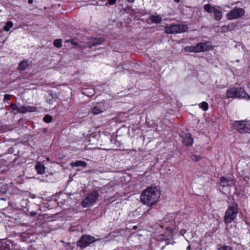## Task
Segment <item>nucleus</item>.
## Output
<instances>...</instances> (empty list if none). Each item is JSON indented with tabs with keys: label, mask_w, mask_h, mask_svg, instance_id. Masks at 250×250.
<instances>
[{
	"label": "nucleus",
	"mask_w": 250,
	"mask_h": 250,
	"mask_svg": "<svg viewBox=\"0 0 250 250\" xmlns=\"http://www.w3.org/2000/svg\"><path fill=\"white\" fill-rule=\"evenodd\" d=\"M160 196V192L156 187H148L141 194L140 200L142 203L148 207L154 205Z\"/></svg>",
	"instance_id": "nucleus-1"
},
{
	"label": "nucleus",
	"mask_w": 250,
	"mask_h": 250,
	"mask_svg": "<svg viewBox=\"0 0 250 250\" xmlns=\"http://www.w3.org/2000/svg\"><path fill=\"white\" fill-rule=\"evenodd\" d=\"M226 96L228 98L243 99L247 101L250 100L249 95L244 88L241 87L229 88L227 90Z\"/></svg>",
	"instance_id": "nucleus-2"
},
{
	"label": "nucleus",
	"mask_w": 250,
	"mask_h": 250,
	"mask_svg": "<svg viewBox=\"0 0 250 250\" xmlns=\"http://www.w3.org/2000/svg\"><path fill=\"white\" fill-rule=\"evenodd\" d=\"M188 26L186 24H170L165 27V32L168 34H175L185 32L188 30Z\"/></svg>",
	"instance_id": "nucleus-3"
},
{
	"label": "nucleus",
	"mask_w": 250,
	"mask_h": 250,
	"mask_svg": "<svg viewBox=\"0 0 250 250\" xmlns=\"http://www.w3.org/2000/svg\"><path fill=\"white\" fill-rule=\"evenodd\" d=\"M235 129L241 133H250V121H236L233 123Z\"/></svg>",
	"instance_id": "nucleus-4"
},
{
	"label": "nucleus",
	"mask_w": 250,
	"mask_h": 250,
	"mask_svg": "<svg viewBox=\"0 0 250 250\" xmlns=\"http://www.w3.org/2000/svg\"><path fill=\"white\" fill-rule=\"evenodd\" d=\"M238 209L235 206H229L226 211L224 216L225 223H231L236 218L238 214Z\"/></svg>",
	"instance_id": "nucleus-5"
},
{
	"label": "nucleus",
	"mask_w": 250,
	"mask_h": 250,
	"mask_svg": "<svg viewBox=\"0 0 250 250\" xmlns=\"http://www.w3.org/2000/svg\"><path fill=\"white\" fill-rule=\"evenodd\" d=\"M99 195L98 192L94 191L88 195L82 202V205L86 208L93 205L97 200Z\"/></svg>",
	"instance_id": "nucleus-6"
},
{
	"label": "nucleus",
	"mask_w": 250,
	"mask_h": 250,
	"mask_svg": "<svg viewBox=\"0 0 250 250\" xmlns=\"http://www.w3.org/2000/svg\"><path fill=\"white\" fill-rule=\"evenodd\" d=\"M97 240L99 239L96 240L94 237L90 235H83L77 242V246L81 248H85Z\"/></svg>",
	"instance_id": "nucleus-7"
},
{
	"label": "nucleus",
	"mask_w": 250,
	"mask_h": 250,
	"mask_svg": "<svg viewBox=\"0 0 250 250\" xmlns=\"http://www.w3.org/2000/svg\"><path fill=\"white\" fill-rule=\"evenodd\" d=\"M245 14V11L240 8H235L229 11L227 14L226 17L229 20L237 19Z\"/></svg>",
	"instance_id": "nucleus-8"
},
{
	"label": "nucleus",
	"mask_w": 250,
	"mask_h": 250,
	"mask_svg": "<svg viewBox=\"0 0 250 250\" xmlns=\"http://www.w3.org/2000/svg\"><path fill=\"white\" fill-rule=\"evenodd\" d=\"M211 45L209 42H200L195 46H192L193 52L198 53L205 51L210 48Z\"/></svg>",
	"instance_id": "nucleus-9"
},
{
	"label": "nucleus",
	"mask_w": 250,
	"mask_h": 250,
	"mask_svg": "<svg viewBox=\"0 0 250 250\" xmlns=\"http://www.w3.org/2000/svg\"><path fill=\"white\" fill-rule=\"evenodd\" d=\"M106 110V107L104 104L99 103L94 106L91 109V113L93 115H96L103 113Z\"/></svg>",
	"instance_id": "nucleus-10"
},
{
	"label": "nucleus",
	"mask_w": 250,
	"mask_h": 250,
	"mask_svg": "<svg viewBox=\"0 0 250 250\" xmlns=\"http://www.w3.org/2000/svg\"><path fill=\"white\" fill-rule=\"evenodd\" d=\"M104 42L102 38H92L87 42V46L91 48L93 46L101 44Z\"/></svg>",
	"instance_id": "nucleus-11"
},
{
	"label": "nucleus",
	"mask_w": 250,
	"mask_h": 250,
	"mask_svg": "<svg viewBox=\"0 0 250 250\" xmlns=\"http://www.w3.org/2000/svg\"><path fill=\"white\" fill-rule=\"evenodd\" d=\"M37 111V107L35 106L20 105V113L24 114L27 112H33Z\"/></svg>",
	"instance_id": "nucleus-12"
},
{
	"label": "nucleus",
	"mask_w": 250,
	"mask_h": 250,
	"mask_svg": "<svg viewBox=\"0 0 250 250\" xmlns=\"http://www.w3.org/2000/svg\"><path fill=\"white\" fill-rule=\"evenodd\" d=\"M35 169L39 174H43L45 172V167L41 162H38L35 166Z\"/></svg>",
	"instance_id": "nucleus-13"
},
{
	"label": "nucleus",
	"mask_w": 250,
	"mask_h": 250,
	"mask_svg": "<svg viewBox=\"0 0 250 250\" xmlns=\"http://www.w3.org/2000/svg\"><path fill=\"white\" fill-rule=\"evenodd\" d=\"M233 184V181L231 180H228L225 177H221L220 179V185L225 187L230 186Z\"/></svg>",
	"instance_id": "nucleus-14"
},
{
	"label": "nucleus",
	"mask_w": 250,
	"mask_h": 250,
	"mask_svg": "<svg viewBox=\"0 0 250 250\" xmlns=\"http://www.w3.org/2000/svg\"><path fill=\"white\" fill-rule=\"evenodd\" d=\"M149 19L152 23L156 24L161 23L162 21V18L158 15H152L150 16Z\"/></svg>",
	"instance_id": "nucleus-15"
},
{
	"label": "nucleus",
	"mask_w": 250,
	"mask_h": 250,
	"mask_svg": "<svg viewBox=\"0 0 250 250\" xmlns=\"http://www.w3.org/2000/svg\"><path fill=\"white\" fill-rule=\"evenodd\" d=\"M28 66L27 61L26 60H23L18 65V69L20 71L25 70Z\"/></svg>",
	"instance_id": "nucleus-16"
},
{
	"label": "nucleus",
	"mask_w": 250,
	"mask_h": 250,
	"mask_svg": "<svg viewBox=\"0 0 250 250\" xmlns=\"http://www.w3.org/2000/svg\"><path fill=\"white\" fill-rule=\"evenodd\" d=\"M213 13H214V18L216 21H219L222 19V14L220 9L216 8Z\"/></svg>",
	"instance_id": "nucleus-17"
},
{
	"label": "nucleus",
	"mask_w": 250,
	"mask_h": 250,
	"mask_svg": "<svg viewBox=\"0 0 250 250\" xmlns=\"http://www.w3.org/2000/svg\"><path fill=\"white\" fill-rule=\"evenodd\" d=\"M204 10L208 12V13H211L214 12L215 9L216 8V6H212L209 4H205L204 6Z\"/></svg>",
	"instance_id": "nucleus-18"
},
{
	"label": "nucleus",
	"mask_w": 250,
	"mask_h": 250,
	"mask_svg": "<svg viewBox=\"0 0 250 250\" xmlns=\"http://www.w3.org/2000/svg\"><path fill=\"white\" fill-rule=\"evenodd\" d=\"M71 166L72 167H79L81 166L83 167H85L87 166V164L85 162L82 161H77L75 162H73L71 163Z\"/></svg>",
	"instance_id": "nucleus-19"
},
{
	"label": "nucleus",
	"mask_w": 250,
	"mask_h": 250,
	"mask_svg": "<svg viewBox=\"0 0 250 250\" xmlns=\"http://www.w3.org/2000/svg\"><path fill=\"white\" fill-rule=\"evenodd\" d=\"M13 26V23L11 21H8L6 25L4 26L3 29L5 31L8 32L10 30V28H11Z\"/></svg>",
	"instance_id": "nucleus-20"
},
{
	"label": "nucleus",
	"mask_w": 250,
	"mask_h": 250,
	"mask_svg": "<svg viewBox=\"0 0 250 250\" xmlns=\"http://www.w3.org/2000/svg\"><path fill=\"white\" fill-rule=\"evenodd\" d=\"M200 108L202 109L204 111H206L208 109V104L206 102H203L199 104Z\"/></svg>",
	"instance_id": "nucleus-21"
},
{
	"label": "nucleus",
	"mask_w": 250,
	"mask_h": 250,
	"mask_svg": "<svg viewBox=\"0 0 250 250\" xmlns=\"http://www.w3.org/2000/svg\"><path fill=\"white\" fill-rule=\"evenodd\" d=\"M190 158L192 161L194 162H198L202 159V157L196 154H191Z\"/></svg>",
	"instance_id": "nucleus-22"
},
{
	"label": "nucleus",
	"mask_w": 250,
	"mask_h": 250,
	"mask_svg": "<svg viewBox=\"0 0 250 250\" xmlns=\"http://www.w3.org/2000/svg\"><path fill=\"white\" fill-rule=\"evenodd\" d=\"M53 44L54 46L57 48L62 47V40L61 39H57L54 41Z\"/></svg>",
	"instance_id": "nucleus-23"
},
{
	"label": "nucleus",
	"mask_w": 250,
	"mask_h": 250,
	"mask_svg": "<svg viewBox=\"0 0 250 250\" xmlns=\"http://www.w3.org/2000/svg\"><path fill=\"white\" fill-rule=\"evenodd\" d=\"M10 106L13 111H17L20 113V105L19 106L18 104H10Z\"/></svg>",
	"instance_id": "nucleus-24"
},
{
	"label": "nucleus",
	"mask_w": 250,
	"mask_h": 250,
	"mask_svg": "<svg viewBox=\"0 0 250 250\" xmlns=\"http://www.w3.org/2000/svg\"><path fill=\"white\" fill-rule=\"evenodd\" d=\"M218 250H232L231 247L228 246L219 245L217 248Z\"/></svg>",
	"instance_id": "nucleus-25"
},
{
	"label": "nucleus",
	"mask_w": 250,
	"mask_h": 250,
	"mask_svg": "<svg viewBox=\"0 0 250 250\" xmlns=\"http://www.w3.org/2000/svg\"><path fill=\"white\" fill-rule=\"evenodd\" d=\"M43 121L46 123H51L52 121V117L50 115H46L43 117Z\"/></svg>",
	"instance_id": "nucleus-26"
},
{
	"label": "nucleus",
	"mask_w": 250,
	"mask_h": 250,
	"mask_svg": "<svg viewBox=\"0 0 250 250\" xmlns=\"http://www.w3.org/2000/svg\"><path fill=\"white\" fill-rule=\"evenodd\" d=\"M184 50L185 52H193V49H192V46H186V47H184Z\"/></svg>",
	"instance_id": "nucleus-27"
},
{
	"label": "nucleus",
	"mask_w": 250,
	"mask_h": 250,
	"mask_svg": "<svg viewBox=\"0 0 250 250\" xmlns=\"http://www.w3.org/2000/svg\"><path fill=\"white\" fill-rule=\"evenodd\" d=\"M227 26L229 29V31H231L232 30L234 29L235 27V25L233 23H229L228 25H227Z\"/></svg>",
	"instance_id": "nucleus-28"
},
{
	"label": "nucleus",
	"mask_w": 250,
	"mask_h": 250,
	"mask_svg": "<svg viewBox=\"0 0 250 250\" xmlns=\"http://www.w3.org/2000/svg\"><path fill=\"white\" fill-rule=\"evenodd\" d=\"M116 1L117 0H108L107 3H106L105 5H106L107 4L109 5H113L116 3Z\"/></svg>",
	"instance_id": "nucleus-29"
},
{
	"label": "nucleus",
	"mask_w": 250,
	"mask_h": 250,
	"mask_svg": "<svg viewBox=\"0 0 250 250\" xmlns=\"http://www.w3.org/2000/svg\"><path fill=\"white\" fill-rule=\"evenodd\" d=\"M222 32H227L229 31V29L227 26V25H224L221 27Z\"/></svg>",
	"instance_id": "nucleus-30"
},
{
	"label": "nucleus",
	"mask_w": 250,
	"mask_h": 250,
	"mask_svg": "<svg viewBox=\"0 0 250 250\" xmlns=\"http://www.w3.org/2000/svg\"><path fill=\"white\" fill-rule=\"evenodd\" d=\"M10 99V95L9 94H5L4 96L3 101L6 102L9 100Z\"/></svg>",
	"instance_id": "nucleus-31"
},
{
	"label": "nucleus",
	"mask_w": 250,
	"mask_h": 250,
	"mask_svg": "<svg viewBox=\"0 0 250 250\" xmlns=\"http://www.w3.org/2000/svg\"><path fill=\"white\" fill-rule=\"evenodd\" d=\"M67 42H70L73 45H78V42H77L73 40H66Z\"/></svg>",
	"instance_id": "nucleus-32"
},
{
	"label": "nucleus",
	"mask_w": 250,
	"mask_h": 250,
	"mask_svg": "<svg viewBox=\"0 0 250 250\" xmlns=\"http://www.w3.org/2000/svg\"><path fill=\"white\" fill-rule=\"evenodd\" d=\"M28 2L29 4H32L33 3V0H28Z\"/></svg>",
	"instance_id": "nucleus-33"
},
{
	"label": "nucleus",
	"mask_w": 250,
	"mask_h": 250,
	"mask_svg": "<svg viewBox=\"0 0 250 250\" xmlns=\"http://www.w3.org/2000/svg\"><path fill=\"white\" fill-rule=\"evenodd\" d=\"M135 0H127V2H130V3H132Z\"/></svg>",
	"instance_id": "nucleus-34"
},
{
	"label": "nucleus",
	"mask_w": 250,
	"mask_h": 250,
	"mask_svg": "<svg viewBox=\"0 0 250 250\" xmlns=\"http://www.w3.org/2000/svg\"><path fill=\"white\" fill-rule=\"evenodd\" d=\"M191 144H192V142H190L189 143L187 144L186 145H187V146H190V145H191Z\"/></svg>",
	"instance_id": "nucleus-35"
},
{
	"label": "nucleus",
	"mask_w": 250,
	"mask_h": 250,
	"mask_svg": "<svg viewBox=\"0 0 250 250\" xmlns=\"http://www.w3.org/2000/svg\"><path fill=\"white\" fill-rule=\"evenodd\" d=\"M100 149H104V150H107V149H109V148H99Z\"/></svg>",
	"instance_id": "nucleus-36"
},
{
	"label": "nucleus",
	"mask_w": 250,
	"mask_h": 250,
	"mask_svg": "<svg viewBox=\"0 0 250 250\" xmlns=\"http://www.w3.org/2000/svg\"><path fill=\"white\" fill-rule=\"evenodd\" d=\"M175 2L178 3L180 1V0H174Z\"/></svg>",
	"instance_id": "nucleus-37"
},
{
	"label": "nucleus",
	"mask_w": 250,
	"mask_h": 250,
	"mask_svg": "<svg viewBox=\"0 0 250 250\" xmlns=\"http://www.w3.org/2000/svg\"><path fill=\"white\" fill-rule=\"evenodd\" d=\"M187 135L188 136V137L189 138H191V137H190V135L189 134H187Z\"/></svg>",
	"instance_id": "nucleus-38"
},
{
	"label": "nucleus",
	"mask_w": 250,
	"mask_h": 250,
	"mask_svg": "<svg viewBox=\"0 0 250 250\" xmlns=\"http://www.w3.org/2000/svg\"><path fill=\"white\" fill-rule=\"evenodd\" d=\"M49 158H47V161H49Z\"/></svg>",
	"instance_id": "nucleus-39"
},
{
	"label": "nucleus",
	"mask_w": 250,
	"mask_h": 250,
	"mask_svg": "<svg viewBox=\"0 0 250 250\" xmlns=\"http://www.w3.org/2000/svg\"><path fill=\"white\" fill-rule=\"evenodd\" d=\"M249 67L250 68V65H249Z\"/></svg>",
	"instance_id": "nucleus-40"
}]
</instances>
